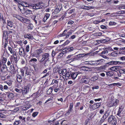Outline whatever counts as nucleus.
<instances>
[{
    "mask_svg": "<svg viewBox=\"0 0 125 125\" xmlns=\"http://www.w3.org/2000/svg\"><path fill=\"white\" fill-rule=\"evenodd\" d=\"M108 121L111 123H112L114 125H116L117 119L113 115H110L108 118Z\"/></svg>",
    "mask_w": 125,
    "mask_h": 125,
    "instance_id": "nucleus-1",
    "label": "nucleus"
},
{
    "mask_svg": "<svg viewBox=\"0 0 125 125\" xmlns=\"http://www.w3.org/2000/svg\"><path fill=\"white\" fill-rule=\"evenodd\" d=\"M33 74V73L32 72L30 71L26 70L25 73V79H26L27 80L30 79Z\"/></svg>",
    "mask_w": 125,
    "mask_h": 125,
    "instance_id": "nucleus-2",
    "label": "nucleus"
},
{
    "mask_svg": "<svg viewBox=\"0 0 125 125\" xmlns=\"http://www.w3.org/2000/svg\"><path fill=\"white\" fill-rule=\"evenodd\" d=\"M66 30H65L63 31V33L60 34L58 36L59 37H65V38H68L69 36L72 34V33L70 32H69L67 33V34L64 33H66Z\"/></svg>",
    "mask_w": 125,
    "mask_h": 125,
    "instance_id": "nucleus-3",
    "label": "nucleus"
},
{
    "mask_svg": "<svg viewBox=\"0 0 125 125\" xmlns=\"http://www.w3.org/2000/svg\"><path fill=\"white\" fill-rule=\"evenodd\" d=\"M119 103V100L118 99L113 100H112L110 104V107H112L114 106L117 105Z\"/></svg>",
    "mask_w": 125,
    "mask_h": 125,
    "instance_id": "nucleus-4",
    "label": "nucleus"
},
{
    "mask_svg": "<svg viewBox=\"0 0 125 125\" xmlns=\"http://www.w3.org/2000/svg\"><path fill=\"white\" fill-rule=\"evenodd\" d=\"M73 54L69 55H68L67 57V59H69L67 61V62H68L70 63L74 61H75V60L73 58H74V56H73Z\"/></svg>",
    "mask_w": 125,
    "mask_h": 125,
    "instance_id": "nucleus-5",
    "label": "nucleus"
},
{
    "mask_svg": "<svg viewBox=\"0 0 125 125\" xmlns=\"http://www.w3.org/2000/svg\"><path fill=\"white\" fill-rule=\"evenodd\" d=\"M31 7H32L34 9H38L42 8L43 7L41 5L40 3H37L35 4L32 5Z\"/></svg>",
    "mask_w": 125,
    "mask_h": 125,
    "instance_id": "nucleus-6",
    "label": "nucleus"
},
{
    "mask_svg": "<svg viewBox=\"0 0 125 125\" xmlns=\"http://www.w3.org/2000/svg\"><path fill=\"white\" fill-rule=\"evenodd\" d=\"M123 62L117 61H112L107 63L109 65H116V64H122Z\"/></svg>",
    "mask_w": 125,
    "mask_h": 125,
    "instance_id": "nucleus-7",
    "label": "nucleus"
},
{
    "mask_svg": "<svg viewBox=\"0 0 125 125\" xmlns=\"http://www.w3.org/2000/svg\"><path fill=\"white\" fill-rule=\"evenodd\" d=\"M17 18L19 20L21 21L22 22L25 23H26L25 21H26H26H28V22H29V20H28L27 19L24 18L23 17H21V16L19 15L17 17Z\"/></svg>",
    "mask_w": 125,
    "mask_h": 125,
    "instance_id": "nucleus-8",
    "label": "nucleus"
},
{
    "mask_svg": "<svg viewBox=\"0 0 125 125\" xmlns=\"http://www.w3.org/2000/svg\"><path fill=\"white\" fill-rule=\"evenodd\" d=\"M101 103H97L95 104H94L92 106V108L93 110H94L98 108L101 105Z\"/></svg>",
    "mask_w": 125,
    "mask_h": 125,
    "instance_id": "nucleus-9",
    "label": "nucleus"
},
{
    "mask_svg": "<svg viewBox=\"0 0 125 125\" xmlns=\"http://www.w3.org/2000/svg\"><path fill=\"white\" fill-rule=\"evenodd\" d=\"M82 81L83 83H87L89 81V79L88 77H84L82 78Z\"/></svg>",
    "mask_w": 125,
    "mask_h": 125,
    "instance_id": "nucleus-10",
    "label": "nucleus"
},
{
    "mask_svg": "<svg viewBox=\"0 0 125 125\" xmlns=\"http://www.w3.org/2000/svg\"><path fill=\"white\" fill-rule=\"evenodd\" d=\"M78 74V73L77 72L71 73V77L73 79H75L77 77Z\"/></svg>",
    "mask_w": 125,
    "mask_h": 125,
    "instance_id": "nucleus-11",
    "label": "nucleus"
},
{
    "mask_svg": "<svg viewBox=\"0 0 125 125\" xmlns=\"http://www.w3.org/2000/svg\"><path fill=\"white\" fill-rule=\"evenodd\" d=\"M123 109L121 107H119L117 115L120 117H122L121 113Z\"/></svg>",
    "mask_w": 125,
    "mask_h": 125,
    "instance_id": "nucleus-12",
    "label": "nucleus"
},
{
    "mask_svg": "<svg viewBox=\"0 0 125 125\" xmlns=\"http://www.w3.org/2000/svg\"><path fill=\"white\" fill-rule=\"evenodd\" d=\"M24 37L25 38H28L29 39L32 40L33 37L32 35L30 34H25L24 35Z\"/></svg>",
    "mask_w": 125,
    "mask_h": 125,
    "instance_id": "nucleus-13",
    "label": "nucleus"
},
{
    "mask_svg": "<svg viewBox=\"0 0 125 125\" xmlns=\"http://www.w3.org/2000/svg\"><path fill=\"white\" fill-rule=\"evenodd\" d=\"M19 55L21 56H22L23 54H24L23 52H25L24 49L23 48L21 47V48H19Z\"/></svg>",
    "mask_w": 125,
    "mask_h": 125,
    "instance_id": "nucleus-14",
    "label": "nucleus"
},
{
    "mask_svg": "<svg viewBox=\"0 0 125 125\" xmlns=\"http://www.w3.org/2000/svg\"><path fill=\"white\" fill-rule=\"evenodd\" d=\"M111 112L108 110L105 112V113L103 116L106 119L110 115Z\"/></svg>",
    "mask_w": 125,
    "mask_h": 125,
    "instance_id": "nucleus-15",
    "label": "nucleus"
},
{
    "mask_svg": "<svg viewBox=\"0 0 125 125\" xmlns=\"http://www.w3.org/2000/svg\"><path fill=\"white\" fill-rule=\"evenodd\" d=\"M17 81L19 82H21L22 81V79L21 76L19 74H17L16 75Z\"/></svg>",
    "mask_w": 125,
    "mask_h": 125,
    "instance_id": "nucleus-16",
    "label": "nucleus"
},
{
    "mask_svg": "<svg viewBox=\"0 0 125 125\" xmlns=\"http://www.w3.org/2000/svg\"><path fill=\"white\" fill-rule=\"evenodd\" d=\"M82 69L84 71H91V69L87 67L83 66L81 67Z\"/></svg>",
    "mask_w": 125,
    "mask_h": 125,
    "instance_id": "nucleus-17",
    "label": "nucleus"
},
{
    "mask_svg": "<svg viewBox=\"0 0 125 125\" xmlns=\"http://www.w3.org/2000/svg\"><path fill=\"white\" fill-rule=\"evenodd\" d=\"M71 72L69 71L68 70L65 74V77L66 79H68L70 76L71 74Z\"/></svg>",
    "mask_w": 125,
    "mask_h": 125,
    "instance_id": "nucleus-18",
    "label": "nucleus"
},
{
    "mask_svg": "<svg viewBox=\"0 0 125 125\" xmlns=\"http://www.w3.org/2000/svg\"><path fill=\"white\" fill-rule=\"evenodd\" d=\"M105 61V60L103 59H99L97 61V63H98V64H97V65H101L102 63L104 62Z\"/></svg>",
    "mask_w": 125,
    "mask_h": 125,
    "instance_id": "nucleus-19",
    "label": "nucleus"
},
{
    "mask_svg": "<svg viewBox=\"0 0 125 125\" xmlns=\"http://www.w3.org/2000/svg\"><path fill=\"white\" fill-rule=\"evenodd\" d=\"M19 8L22 13H25L26 10H25V8L23 6L21 5L20 7L19 6Z\"/></svg>",
    "mask_w": 125,
    "mask_h": 125,
    "instance_id": "nucleus-20",
    "label": "nucleus"
},
{
    "mask_svg": "<svg viewBox=\"0 0 125 125\" xmlns=\"http://www.w3.org/2000/svg\"><path fill=\"white\" fill-rule=\"evenodd\" d=\"M82 57H81L80 54L74 56V58H73L75 61L77 60H79L80 59H82Z\"/></svg>",
    "mask_w": 125,
    "mask_h": 125,
    "instance_id": "nucleus-21",
    "label": "nucleus"
},
{
    "mask_svg": "<svg viewBox=\"0 0 125 125\" xmlns=\"http://www.w3.org/2000/svg\"><path fill=\"white\" fill-rule=\"evenodd\" d=\"M10 70L12 73H13L17 71V69H16L15 67L13 65H11L10 68Z\"/></svg>",
    "mask_w": 125,
    "mask_h": 125,
    "instance_id": "nucleus-22",
    "label": "nucleus"
},
{
    "mask_svg": "<svg viewBox=\"0 0 125 125\" xmlns=\"http://www.w3.org/2000/svg\"><path fill=\"white\" fill-rule=\"evenodd\" d=\"M3 43H4L5 44L4 46V47L5 48L7 46V44L8 41H7L6 38L5 37H4V36L3 37Z\"/></svg>",
    "mask_w": 125,
    "mask_h": 125,
    "instance_id": "nucleus-23",
    "label": "nucleus"
},
{
    "mask_svg": "<svg viewBox=\"0 0 125 125\" xmlns=\"http://www.w3.org/2000/svg\"><path fill=\"white\" fill-rule=\"evenodd\" d=\"M42 56L44 59H47L48 60L49 58V54L48 53H45L42 55Z\"/></svg>",
    "mask_w": 125,
    "mask_h": 125,
    "instance_id": "nucleus-24",
    "label": "nucleus"
},
{
    "mask_svg": "<svg viewBox=\"0 0 125 125\" xmlns=\"http://www.w3.org/2000/svg\"><path fill=\"white\" fill-rule=\"evenodd\" d=\"M7 70L6 66L5 64H3L1 69V71L3 73L5 72Z\"/></svg>",
    "mask_w": 125,
    "mask_h": 125,
    "instance_id": "nucleus-25",
    "label": "nucleus"
},
{
    "mask_svg": "<svg viewBox=\"0 0 125 125\" xmlns=\"http://www.w3.org/2000/svg\"><path fill=\"white\" fill-rule=\"evenodd\" d=\"M17 58L14 57L10 59L11 62L12 64L16 63L17 62Z\"/></svg>",
    "mask_w": 125,
    "mask_h": 125,
    "instance_id": "nucleus-26",
    "label": "nucleus"
},
{
    "mask_svg": "<svg viewBox=\"0 0 125 125\" xmlns=\"http://www.w3.org/2000/svg\"><path fill=\"white\" fill-rule=\"evenodd\" d=\"M97 61H95L90 62V63H89L90 65L91 66H96L97 65Z\"/></svg>",
    "mask_w": 125,
    "mask_h": 125,
    "instance_id": "nucleus-27",
    "label": "nucleus"
},
{
    "mask_svg": "<svg viewBox=\"0 0 125 125\" xmlns=\"http://www.w3.org/2000/svg\"><path fill=\"white\" fill-rule=\"evenodd\" d=\"M33 25L31 24H28V25L27 28L29 30H33Z\"/></svg>",
    "mask_w": 125,
    "mask_h": 125,
    "instance_id": "nucleus-28",
    "label": "nucleus"
},
{
    "mask_svg": "<svg viewBox=\"0 0 125 125\" xmlns=\"http://www.w3.org/2000/svg\"><path fill=\"white\" fill-rule=\"evenodd\" d=\"M8 96L10 98H13L14 96V94L12 93H9L8 94Z\"/></svg>",
    "mask_w": 125,
    "mask_h": 125,
    "instance_id": "nucleus-29",
    "label": "nucleus"
},
{
    "mask_svg": "<svg viewBox=\"0 0 125 125\" xmlns=\"http://www.w3.org/2000/svg\"><path fill=\"white\" fill-rule=\"evenodd\" d=\"M65 50L67 52H70L73 50L74 48L73 47H68L65 48Z\"/></svg>",
    "mask_w": 125,
    "mask_h": 125,
    "instance_id": "nucleus-30",
    "label": "nucleus"
},
{
    "mask_svg": "<svg viewBox=\"0 0 125 125\" xmlns=\"http://www.w3.org/2000/svg\"><path fill=\"white\" fill-rule=\"evenodd\" d=\"M98 78L97 76H94L90 78V80L92 81H95L98 79Z\"/></svg>",
    "mask_w": 125,
    "mask_h": 125,
    "instance_id": "nucleus-31",
    "label": "nucleus"
},
{
    "mask_svg": "<svg viewBox=\"0 0 125 125\" xmlns=\"http://www.w3.org/2000/svg\"><path fill=\"white\" fill-rule=\"evenodd\" d=\"M37 61V60L36 58H33L31 59L30 60H29V62L30 63H35Z\"/></svg>",
    "mask_w": 125,
    "mask_h": 125,
    "instance_id": "nucleus-32",
    "label": "nucleus"
},
{
    "mask_svg": "<svg viewBox=\"0 0 125 125\" xmlns=\"http://www.w3.org/2000/svg\"><path fill=\"white\" fill-rule=\"evenodd\" d=\"M19 119L21 120V121L22 123L25 122V118L22 116L19 117Z\"/></svg>",
    "mask_w": 125,
    "mask_h": 125,
    "instance_id": "nucleus-33",
    "label": "nucleus"
},
{
    "mask_svg": "<svg viewBox=\"0 0 125 125\" xmlns=\"http://www.w3.org/2000/svg\"><path fill=\"white\" fill-rule=\"evenodd\" d=\"M75 9H72L70 10H68L67 11V13L69 14H70L72 13L75 11Z\"/></svg>",
    "mask_w": 125,
    "mask_h": 125,
    "instance_id": "nucleus-34",
    "label": "nucleus"
},
{
    "mask_svg": "<svg viewBox=\"0 0 125 125\" xmlns=\"http://www.w3.org/2000/svg\"><path fill=\"white\" fill-rule=\"evenodd\" d=\"M117 55V52L116 51L113 52L111 53V56L113 57L116 56Z\"/></svg>",
    "mask_w": 125,
    "mask_h": 125,
    "instance_id": "nucleus-35",
    "label": "nucleus"
},
{
    "mask_svg": "<svg viewBox=\"0 0 125 125\" xmlns=\"http://www.w3.org/2000/svg\"><path fill=\"white\" fill-rule=\"evenodd\" d=\"M8 25L10 27H12V22L10 20H7V21Z\"/></svg>",
    "mask_w": 125,
    "mask_h": 125,
    "instance_id": "nucleus-36",
    "label": "nucleus"
},
{
    "mask_svg": "<svg viewBox=\"0 0 125 125\" xmlns=\"http://www.w3.org/2000/svg\"><path fill=\"white\" fill-rule=\"evenodd\" d=\"M21 123V121L20 120H16L15 121L13 124V125H18Z\"/></svg>",
    "mask_w": 125,
    "mask_h": 125,
    "instance_id": "nucleus-37",
    "label": "nucleus"
},
{
    "mask_svg": "<svg viewBox=\"0 0 125 125\" xmlns=\"http://www.w3.org/2000/svg\"><path fill=\"white\" fill-rule=\"evenodd\" d=\"M113 72L112 71H109L106 72V74L108 76H113Z\"/></svg>",
    "mask_w": 125,
    "mask_h": 125,
    "instance_id": "nucleus-38",
    "label": "nucleus"
},
{
    "mask_svg": "<svg viewBox=\"0 0 125 125\" xmlns=\"http://www.w3.org/2000/svg\"><path fill=\"white\" fill-rule=\"evenodd\" d=\"M68 70L65 69H64L62 70V75L64 76L68 71Z\"/></svg>",
    "mask_w": 125,
    "mask_h": 125,
    "instance_id": "nucleus-39",
    "label": "nucleus"
},
{
    "mask_svg": "<svg viewBox=\"0 0 125 125\" xmlns=\"http://www.w3.org/2000/svg\"><path fill=\"white\" fill-rule=\"evenodd\" d=\"M25 13L26 14H33L32 11L29 10H26Z\"/></svg>",
    "mask_w": 125,
    "mask_h": 125,
    "instance_id": "nucleus-40",
    "label": "nucleus"
},
{
    "mask_svg": "<svg viewBox=\"0 0 125 125\" xmlns=\"http://www.w3.org/2000/svg\"><path fill=\"white\" fill-rule=\"evenodd\" d=\"M52 91L53 90L50 87L47 90V94H50L52 93Z\"/></svg>",
    "mask_w": 125,
    "mask_h": 125,
    "instance_id": "nucleus-41",
    "label": "nucleus"
},
{
    "mask_svg": "<svg viewBox=\"0 0 125 125\" xmlns=\"http://www.w3.org/2000/svg\"><path fill=\"white\" fill-rule=\"evenodd\" d=\"M105 119L103 116L101 118V119L99 121V123L101 124L103 122L104 120Z\"/></svg>",
    "mask_w": 125,
    "mask_h": 125,
    "instance_id": "nucleus-42",
    "label": "nucleus"
},
{
    "mask_svg": "<svg viewBox=\"0 0 125 125\" xmlns=\"http://www.w3.org/2000/svg\"><path fill=\"white\" fill-rule=\"evenodd\" d=\"M22 91L23 94H26L27 93V90L26 88H24L22 89Z\"/></svg>",
    "mask_w": 125,
    "mask_h": 125,
    "instance_id": "nucleus-43",
    "label": "nucleus"
},
{
    "mask_svg": "<svg viewBox=\"0 0 125 125\" xmlns=\"http://www.w3.org/2000/svg\"><path fill=\"white\" fill-rule=\"evenodd\" d=\"M42 52V50L40 49L36 51V54L38 55Z\"/></svg>",
    "mask_w": 125,
    "mask_h": 125,
    "instance_id": "nucleus-44",
    "label": "nucleus"
},
{
    "mask_svg": "<svg viewBox=\"0 0 125 125\" xmlns=\"http://www.w3.org/2000/svg\"><path fill=\"white\" fill-rule=\"evenodd\" d=\"M90 7L89 6H82V8L83 9L89 10L90 9Z\"/></svg>",
    "mask_w": 125,
    "mask_h": 125,
    "instance_id": "nucleus-45",
    "label": "nucleus"
},
{
    "mask_svg": "<svg viewBox=\"0 0 125 125\" xmlns=\"http://www.w3.org/2000/svg\"><path fill=\"white\" fill-rule=\"evenodd\" d=\"M119 73H125V69H120L119 71Z\"/></svg>",
    "mask_w": 125,
    "mask_h": 125,
    "instance_id": "nucleus-46",
    "label": "nucleus"
},
{
    "mask_svg": "<svg viewBox=\"0 0 125 125\" xmlns=\"http://www.w3.org/2000/svg\"><path fill=\"white\" fill-rule=\"evenodd\" d=\"M58 81L57 80L53 79L52 80V82L51 84H53L54 83H55L56 84H58Z\"/></svg>",
    "mask_w": 125,
    "mask_h": 125,
    "instance_id": "nucleus-47",
    "label": "nucleus"
},
{
    "mask_svg": "<svg viewBox=\"0 0 125 125\" xmlns=\"http://www.w3.org/2000/svg\"><path fill=\"white\" fill-rule=\"evenodd\" d=\"M6 116L4 114L0 113V117L3 118H6Z\"/></svg>",
    "mask_w": 125,
    "mask_h": 125,
    "instance_id": "nucleus-48",
    "label": "nucleus"
},
{
    "mask_svg": "<svg viewBox=\"0 0 125 125\" xmlns=\"http://www.w3.org/2000/svg\"><path fill=\"white\" fill-rule=\"evenodd\" d=\"M73 103H70L69 106L70 109H69V111H71V110L72 109L73 107Z\"/></svg>",
    "mask_w": 125,
    "mask_h": 125,
    "instance_id": "nucleus-49",
    "label": "nucleus"
},
{
    "mask_svg": "<svg viewBox=\"0 0 125 125\" xmlns=\"http://www.w3.org/2000/svg\"><path fill=\"white\" fill-rule=\"evenodd\" d=\"M58 87V85H57L56 84H54L51 87H50L53 90L54 89H55L57 88Z\"/></svg>",
    "mask_w": 125,
    "mask_h": 125,
    "instance_id": "nucleus-50",
    "label": "nucleus"
},
{
    "mask_svg": "<svg viewBox=\"0 0 125 125\" xmlns=\"http://www.w3.org/2000/svg\"><path fill=\"white\" fill-rule=\"evenodd\" d=\"M38 112H35L33 113L32 114V116L33 117H35L38 114Z\"/></svg>",
    "mask_w": 125,
    "mask_h": 125,
    "instance_id": "nucleus-51",
    "label": "nucleus"
},
{
    "mask_svg": "<svg viewBox=\"0 0 125 125\" xmlns=\"http://www.w3.org/2000/svg\"><path fill=\"white\" fill-rule=\"evenodd\" d=\"M70 42V41L68 40H67L62 44V45L63 46H65L68 44Z\"/></svg>",
    "mask_w": 125,
    "mask_h": 125,
    "instance_id": "nucleus-52",
    "label": "nucleus"
},
{
    "mask_svg": "<svg viewBox=\"0 0 125 125\" xmlns=\"http://www.w3.org/2000/svg\"><path fill=\"white\" fill-rule=\"evenodd\" d=\"M15 91L19 93H21L22 92V89H18L17 88L15 89Z\"/></svg>",
    "mask_w": 125,
    "mask_h": 125,
    "instance_id": "nucleus-53",
    "label": "nucleus"
},
{
    "mask_svg": "<svg viewBox=\"0 0 125 125\" xmlns=\"http://www.w3.org/2000/svg\"><path fill=\"white\" fill-rule=\"evenodd\" d=\"M23 53L24 54H23V55L22 56H23L25 58L28 57L27 53L25 51Z\"/></svg>",
    "mask_w": 125,
    "mask_h": 125,
    "instance_id": "nucleus-54",
    "label": "nucleus"
},
{
    "mask_svg": "<svg viewBox=\"0 0 125 125\" xmlns=\"http://www.w3.org/2000/svg\"><path fill=\"white\" fill-rule=\"evenodd\" d=\"M108 53V51L107 50H104L102 52V54H107Z\"/></svg>",
    "mask_w": 125,
    "mask_h": 125,
    "instance_id": "nucleus-55",
    "label": "nucleus"
},
{
    "mask_svg": "<svg viewBox=\"0 0 125 125\" xmlns=\"http://www.w3.org/2000/svg\"><path fill=\"white\" fill-rule=\"evenodd\" d=\"M101 27L102 29H106L107 28V27L103 25L101 26Z\"/></svg>",
    "mask_w": 125,
    "mask_h": 125,
    "instance_id": "nucleus-56",
    "label": "nucleus"
},
{
    "mask_svg": "<svg viewBox=\"0 0 125 125\" xmlns=\"http://www.w3.org/2000/svg\"><path fill=\"white\" fill-rule=\"evenodd\" d=\"M3 91L4 90H7L9 89V87L7 85H4L3 86Z\"/></svg>",
    "mask_w": 125,
    "mask_h": 125,
    "instance_id": "nucleus-57",
    "label": "nucleus"
},
{
    "mask_svg": "<svg viewBox=\"0 0 125 125\" xmlns=\"http://www.w3.org/2000/svg\"><path fill=\"white\" fill-rule=\"evenodd\" d=\"M110 69L111 70L114 71H116V67L115 66L113 67H111Z\"/></svg>",
    "mask_w": 125,
    "mask_h": 125,
    "instance_id": "nucleus-58",
    "label": "nucleus"
},
{
    "mask_svg": "<svg viewBox=\"0 0 125 125\" xmlns=\"http://www.w3.org/2000/svg\"><path fill=\"white\" fill-rule=\"evenodd\" d=\"M102 33L101 32H97L95 33V35L97 36H99L102 35Z\"/></svg>",
    "mask_w": 125,
    "mask_h": 125,
    "instance_id": "nucleus-59",
    "label": "nucleus"
},
{
    "mask_svg": "<svg viewBox=\"0 0 125 125\" xmlns=\"http://www.w3.org/2000/svg\"><path fill=\"white\" fill-rule=\"evenodd\" d=\"M63 54V53L62 52L60 53L58 56V58H61L62 57Z\"/></svg>",
    "mask_w": 125,
    "mask_h": 125,
    "instance_id": "nucleus-60",
    "label": "nucleus"
},
{
    "mask_svg": "<svg viewBox=\"0 0 125 125\" xmlns=\"http://www.w3.org/2000/svg\"><path fill=\"white\" fill-rule=\"evenodd\" d=\"M80 54L81 57H82V58L83 57L89 54L88 53H83Z\"/></svg>",
    "mask_w": 125,
    "mask_h": 125,
    "instance_id": "nucleus-61",
    "label": "nucleus"
},
{
    "mask_svg": "<svg viewBox=\"0 0 125 125\" xmlns=\"http://www.w3.org/2000/svg\"><path fill=\"white\" fill-rule=\"evenodd\" d=\"M56 8L57 9L60 10L61 9L62 6L60 5H58L56 7Z\"/></svg>",
    "mask_w": 125,
    "mask_h": 125,
    "instance_id": "nucleus-62",
    "label": "nucleus"
},
{
    "mask_svg": "<svg viewBox=\"0 0 125 125\" xmlns=\"http://www.w3.org/2000/svg\"><path fill=\"white\" fill-rule=\"evenodd\" d=\"M28 109L29 108L27 107V106L26 105H25V106L24 107H23V108H22V110H26Z\"/></svg>",
    "mask_w": 125,
    "mask_h": 125,
    "instance_id": "nucleus-63",
    "label": "nucleus"
},
{
    "mask_svg": "<svg viewBox=\"0 0 125 125\" xmlns=\"http://www.w3.org/2000/svg\"><path fill=\"white\" fill-rule=\"evenodd\" d=\"M50 15V14H46L44 16L45 18L47 19L49 18Z\"/></svg>",
    "mask_w": 125,
    "mask_h": 125,
    "instance_id": "nucleus-64",
    "label": "nucleus"
}]
</instances>
